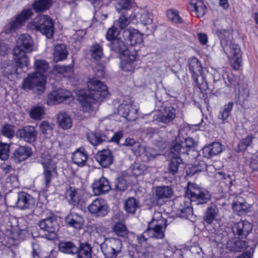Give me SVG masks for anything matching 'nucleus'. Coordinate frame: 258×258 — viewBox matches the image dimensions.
I'll list each match as a JSON object with an SVG mask.
<instances>
[{
    "instance_id": "obj_14",
    "label": "nucleus",
    "mask_w": 258,
    "mask_h": 258,
    "mask_svg": "<svg viewBox=\"0 0 258 258\" xmlns=\"http://www.w3.org/2000/svg\"><path fill=\"white\" fill-rule=\"evenodd\" d=\"M118 113L128 121H134L138 118V110L131 104L122 103L119 105Z\"/></svg>"
},
{
    "instance_id": "obj_28",
    "label": "nucleus",
    "mask_w": 258,
    "mask_h": 258,
    "mask_svg": "<svg viewBox=\"0 0 258 258\" xmlns=\"http://www.w3.org/2000/svg\"><path fill=\"white\" fill-rule=\"evenodd\" d=\"M32 154L31 149L25 146H20L15 151L13 158L16 162H20L30 157Z\"/></svg>"
},
{
    "instance_id": "obj_4",
    "label": "nucleus",
    "mask_w": 258,
    "mask_h": 258,
    "mask_svg": "<svg viewBox=\"0 0 258 258\" xmlns=\"http://www.w3.org/2000/svg\"><path fill=\"white\" fill-rule=\"evenodd\" d=\"M34 50L33 41L27 34H21L17 40V46L13 49L14 59L17 68L23 69L27 67L29 60L26 55Z\"/></svg>"
},
{
    "instance_id": "obj_22",
    "label": "nucleus",
    "mask_w": 258,
    "mask_h": 258,
    "mask_svg": "<svg viewBox=\"0 0 258 258\" xmlns=\"http://www.w3.org/2000/svg\"><path fill=\"white\" fill-rule=\"evenodd\" d=\"M137 56V52L134 49L132 54L126 53L124 54V57L121 61L122 69L126 72H132L134 70L136 65L135 61Z\"/></svg>"
},
{
    "instance_id": "obj_49",
    "label": "nucleus",
    "mask_w": 258,
    "mask_h": 258,
    "mask_svg": "<svg viewBox=\"0 0 258 258\" xmlns=\"http://www.w3.org/2000/svg\"><path fill=\"white\" fill-rule=\"evenodd\" d=\"M40 130L46 137L51 135L53 127L51 124L47 121H42L39 125Z\"/></svg>"
},
{
    "instance_id": "obj_9",
    "label": "nucleus",
    "mask_w": 258,
    "mask_h": 258,
    "mask_svg": "<svg viewBox=\"0 0 258 258\" xmlns=\"http://www.w3.org/2000/svg\"><path fill=\"white\" fill-rule=\"evenodd\" d=\"M38 225L41 230L47 232L45 235L46 239L53 240L56 238V231L58 229V225L54 215L40 220Z\"/></svg>"
},
{
    "instance_id": "obj_8",
    "label": "nucleus",
    "mask_w": 258,
    "mask_h": 258,
    "mask_svg": "<svg viewBox=\"0 0 258 258\" xmlns=\"http://www.w3.org/2000/svg\"><path fill=\"white\" fill-rule=\"evenodd\" d=\"M33 15L31 9H27L23 10L21 13L18 14L15 18L11 19L10 22L5 27L3 32L6 34H10L20 28Z\"/></svg>"
},
{
    "instance_id": "obj_50",
    "label": "nucleus",
    "mask_w": 258,
    "mask_h": 258,
    "mask_svg": "<svg viewBox=\"0 0 258 258\" xmlns=\"http://www.w3.org/2000/svg\"><path fill=\"white\" fill-rule=\"evenodd\" d=\"M189 251L195 258H204V252L199 244L195 243L189 247Z\"/></svg>"
},
{
    "instance_id": "obj_11",
    "label": "nucleus",
    "mask_w": 258,
    "mask_h": 258,
    "mask_svg": "<svg viewBox=\"0 0 258 258\" xmlns=\"http://www.w3.org/2000/svg\"><path fill=\"white\" fill-rule=\"evenodd\" d=\"M41 164L43 168V180L46 188L50 185L54 176L56 175V166L55 162L48 156L46 159H42Z\"/></svg>"
},
{
    "instance_id": "obj_60",
    "label": "nucleus",
    "mask_w": 258,
    "mask_h": 258,
    "mask_svg": "<svg viewBox=\"0 0 258 258\" xmlns=\"http://www.w3.org/2000/svg\"><path fill=\"white\" fill-rule=\"evenodd\" d=\"M78 247L73 242H66V253L77 254Z\"/></svg>"
},
{
    "instance_id": "obj_12",
    "label": "nucleus",
    "mask_w": 258,
    "mask_h": 258,
    "mask_svg": "<svg viewBox=\"0 0 258 258\" xmlns=\"http://www.w3.org/2000/svg\"><path fill=\"white\" fill-rule=\"evenodd\" d=\"M88 209L89 211L96 217L104 216L108 212L106 201L101 198H97L94 200L88 206Z\"/></svg>"
},
{
    "instance_id": "obj_2",
    "label": "nucleus",
    "mask_w": 258,
    "mask_h": 258,
    "mask_svg": "<svg viewBox=\"0 0 258 258\" xmlns=\"http://www.w3.org/2000/svg\"><path fill=\"white\" fill-rule=\"evenodd\" d=\"M34 68L36 72L29 74L24 79L23 89L25 90L36 89L43 92L45 88V77L43 74L48 68V64L43 59H36L34 61Z\"/></svg>"
},
{
    "instance_id": "obj_55",
    "label": "nucleus",
    "mask_w": 258,
    "mask_h": 258,
    "mask_svg": "<svg viewBox=\"0 0 258 258\" xmlns=\"http://www.w3.org/2000/svg\"><path fill=\"white\" fill-rule=\"evenodd\" d=\"M44 113V109L40 106L34 107L31 109L30 115L31 118L35 119H41V116Z\"/></svg>"
},
{
    "instance_id": "obj_58",
    "label": "nucleus",
    "mask_w": 258,
    "mask_h": 258,
    "mask_svg": "<svg viewBox=\"0 0 258 258\" xmlns=\"http://www.w3.org/2000/svg\"><path fill=\"white\" fill-rule=\"evenodd\" d=\"M147 169V166L144 164H135L132 168V173L136 176L143 174Z\"/></svg>"
},
{
    "instance_id": "obj_10",
    "label": "nucleus",
    "mask_w": 258,
    "mask_h": 258,
    "mask_svg": "<svg viewBox=\"0 0 258 258\" xmlns=\"http://www.w3.org/2000/svg\"><path fill=\"white\" fill-rule=\"evenodd\" d=\"M217 35L220 39L221 45L225 53L229 52L232 57H241V52L239 46L237 45H229L230 41L228 40L229 32L226 30H218Z\"/></svg>"
},
{
    "instance_id": "obj_21",
    "label": "nucleus",
    "mask_w": 258,
    "mask_h": 258,
    "mask_svg": "<svg viewBox=\"0 0 258 258\" xmlns=\"http://www.w3.org/2000/svg\"><path fill=\"white\" fill-rule=\"evenodd\" d=\"M34 199L30 195L22 192L18 195L17 206L21 210L30 208L34 204Z\"/></svg>"
},
{
    "instance_id": "obj_32",
    "label": "nucleus",
    "mask_w": 258,
    "mask_h": 258,
    "mask_svg": "<svg viewBox=\"0 0 258 258\" xmlns=\"http://www.w3.org/2000/svg\"><path fill=\"white\" fill-rule=\"evenodd\" d=\"M72 159L78 166H84L87 159V153L84 150L78 149L72 154Z\"/></svg>"
},
{
    "instance_id": "obj_48",
    "label": "nucleus",
    "mask_w": 258,
    "mask_h": 258,
    "mask_svg": "<svg viewBox=\"0 0 258 258\" xmlns=\"http://www.w3.org/2000/svg\"><path fill=\"white\" fill-rule=\"evenodd\" d=\"M114 232L119 236L125 237L127 235L126 226L121 222H117L113 227Z\"/></svg>"
},
{
    "instance_id": "obj_42",
    "label": "nucleus",
    "mask_w": 258,
    "mask_h": 258,
    "mask_svg": "<svg viewBox=\"0 0 258 258\" xmlns=\"http://www.w3.org/2000/svg\"><path fill=\"white\" fill-rule=\"evenodd\" d=\"M90 52L91 57L94 60H100L103 56L102 47L98 43H95L91 46Z\"/></svg>"
},
{
    "instance_id": "obj_54",
    "label": "nucleus",
    "mask_w": 258,
    "mask_h": 258,
    "mask_svg": "<svg viewBox=\"0 0 258 258\" xmlns=\"http://www.w3.org/2000/svg\"><path fill=\"white\" fill-rule=\"evenodd\" d=\"M179 216L182 218L188 219L194 222L196 220V216L194 214L192 208H186V210L183 213H179Z\"/></svg>"
},
{
    "instance_id": "obj_53",
    "label": "nucleus",
    "mask_w": 258,
    "mask_h": 258,
    "mask_svg": "<svg viewBox=\"0 0 258 258\" xmlns=\"http://www.w3.org/2000/svg\"><path fill=\"white\" fill-rule=\"evenodd\" d=\"M127 187V181L123 176L117 178L115 181V189L118 191H124Z\"/></svg>"
},
{
    "instance_id": "obj_35",
    "label": "nucleus",
    "mask_w": 258,
    "mask_h": 258,
    "mask_svg": "<svg viewBox=\"0 0 258 258\" xmlns=\"http://www.w3.org/2000/svg\"><path fill=\"white\" fill-rule=\"evenodd\" d=\"M182 163V160L180 157L170 156L167 168L168 173L175 175L178 172L179 166Z\"/></svg>"
},
{
    "instance_id": "obj_64",
    "label": "nucleus",
    "mask_w": 258,
    "mask_h": 258,
    "mask_svg": "<svg viewBox=\"0 0 258 258\" xmlns=\"http://www.w3.org/2000/svg\"><path fill=\"white\" fill-rule=\"evenodd\" d=\"M7 182L15 187L18 186V178L15 174H11L7 179Z\"/></svg>"
},
{
    "instance_id": "obj_62",
    "label": "nucleus",
    "mask_w": 258,
    "mask_h": 258,
    "mask_svg": "<svg viewBox=\"0 0 258 258\" xmlns=\"http://www.w3.org/2000/svg\"><path fill=\"white\" fill-rule=\"evenodd\" d=\"M194 173H196L198 172H201L207 169V165L203 161L197 163H195L192 165Z\"/></svg>"
},
{
    "instance_id": "obj_18",
    "label": "nucleus",
    "mask_w": 258,
    "mask_h": 258,
    "mask_svg": "<svg viewBox=\"0 0 258 258\" xmlns=\"http://www.w3.org/2000/svg\"><path fill=\"white\" fill-rule=\"evenodd\" d=\"M92 188L95 195H99L108 192L111 189V186L108 180L102 176L92 184Z\"/></svg>"
},
{
    "instance_id": "obj_7",
    "label": "nucleus",
    "mask_w": 258,
    "mask_h": 258,
    "mask_svg": "<svg viewBox=\"0 0 258 258\" xmlns=\"http://www.w3.org/2000/svg\"><path fill=\"white\" fill-rule=\"evenodd\" d=\"M100 247L105 258H116L121 253L122 242L117 238H106L101 244Z\"/></svg>"
},
{
    "instance_id": "obj_1",
    "label": "nucleus",
    "mask_w": 258,
    "mask_h": 258,
    "mask_svg": "<svg viewBox=\"0 0 258 258\" xmlns=\"http://www.w3.org/2000/svg\"><path fill=\"white\" fill-rule=\"evenodd\" d=\"M88 93L78 97L84 111L92 110V104L95 102H101L108 95L107 86L100 81L90 79L87 83Z\"/></svg>"
},
{
    "instance_id": "obj_46",
    "label": "nucleus",
    "mask_w": 258,
    "mask_h": 258,
    "mask_svg": "<svg viewBox=\"0 0 258 258\" xmlns=\"http://www.w3.org/2000/svg\"><path fill=\"white\" fill-rule=\"evenodd\" d=\"M233 107V103L230 102L225 104L220 110L218 118L223 120L227 119L229 116Z\"/></svg>"
},
{
    "instance_id": "obj_15",
    "label": "nucleus",
    "mask_w": 258,
    "mask_h": 258,
    "mask_svg": "<svg viewBox=\"0 0 258 258\" xmlns=\"http://www.w3.org/2000/svg\"><path fill=\"white\" fill-rule=\"evenodd\" d=\"M176 109L172 106H167L156 116L154 119L164 124H169L176 117Z\"/></svg>"
},
{
    "instance_id": "obj_38",
    "label": "nucleus",
    "mask_w": 258,
    "mask_h": 258,
    "mask_svg": "<svg viewBox=\"0 0 258 258\" xmlns=\"http://www.w3.org/2000/svg\"><path fill=\"white\" fill-rule=\"evenodd\" d=\"M192 78L195 82L197 87L201 91H205L209 89L206 77L203 72L201 74L193 75Z\"/></svg>"
},
{
    "instance_id": "obj_63",
    "label": "nucleus",
    "mask_w": 258,
    "mask_h": 258,
    "mask_svg": "<svg viewBox=\"0 0 258 258\" xmlns=\"http://www.w3.org/2000/svg\"><path fill=\"white\" fill-rule=\"evenodd\" d=\"M131 0H119L116 8L120 11L121 9H128L131 6Z\"/></svg>"
},
{
    "instance_id": "obj_34",
    "label": "nucleus",
    "mask_w": 258,
    "mask_h": 258,
    "mask_svg": "<svg viewBox=\"0 0 258 258\" xmlns=\"http://www.w3.org/2000/svg\"><path fill=\"white\" fill-rule=\"evenodd\" d=\"M188 68L191 74V77L193 75H200L203 72L201 62L196 57H192L189 59Z\"/></svg>"
},
{
    "instance_id": "obj_59",
    "label": "nucleus",
    "mask_w": 258,
    "mask_h": 258,
    "mask_svg": "<svg viewBox=\"0 0 258 258\" xmlns=\"http://www.w3.org/2000/svg\"><path fill=\"white\" fill-rule=\"evenodd\" d=\"M118 34L119 31L117 29L112 26L107 30L106 34V38L107 40L112 42L114 39H118L117 36Z\"/></svg>"
},
{
    "instance_id": "obj_37",
    "label": "nucleus",
    "mask_w": 258,
    "mask_h": 258,
    "mask_svg": "<svg viewBox=\"0 0 258 258\" xmlns=\"http://www.w3.org/2000/svg\"><path fill=\"white\" fill-rule=\"evenodd\" d=\"M187 154V148L183 146L182 142H175L170 149V156L180 157V155Z\"/></svg>"
},
{
    "instance_id": "obj_39",
    "label": "nucleus",
    "mask_w": 258,
    "mask_h": 258,
    "mask_svg": "<svg viewBox=\"0 0 258 258\" xmlns=\"http://www.w3.org/2000/svg\"><path fill=\"white\" fill-rule=\"evenodd\" d=\"M136 19L144 25H150L152 22V16L146 10H141L135 15Z\"/></svg>"
},
{
    "instance_id": "obj_36",
    "label": "nucleus",
    "mask_w": 258,
    "mask_h": 258,
    "mask_svg": "<svg viewBox=\"0 0 258 258\" xmlns=\"http://www.w3.org/2000/svg\"><path fill=\"white\" fill-rule=\"evenodd\" d=\"M52 3V0H36L32 4V8L36 12H43L50 8Z\"/></svg>"
},
{
    "instance_id": "obj_43",
    "label": "nucleus",
    "mask_w": 258,
    "mask_h": 258,
    "mask_svg": "<svg viewBox=\"0 0 258 258\" xmlns=\"http://www.w3.org/2000/svg\"><path fill=\"white\" fill-rule=\"evenodd\" d=\"M66 198L67 199L69 203L74 206L79 204L80 199L79 198L78 194L75 189L67 190L66 192Z\"/></svg>"
},
{
    "instance_id": "obj_30",
    "label": "nucleus",
    "mask_w": 258,
    "mask_h": 258,
    "mask_svg": "<svg viewBox=\"0 0 258 258\" xmlns=\"http://www.w3.org/2000/svg\"><path fill=\"white\" fill-rule=\"evenodd\" d=\"M213 80H214V87L216 88H220V86L218 85V82H220L222 83L223 81L224 82L225 84L227 86H236L237 85V82L236 81H234L231 79H230L229 76L228 75V78L229 80V83H227L226 82L224 81L223 79V76L220 73V72L217 70H214L212 73Z\"/></svg>"
},
{
    "instance_id": "obj_44",
    "label": "nucleus",
    "mask_w": 258,
    "mask_h": 258,
    "mask_svg": "<svg viewBox=\"0 0 258 258\" xmlns=\"http://www.w3.org/2000/svg\"><path fill=\"white\" fill-rule=\"evenodd\" d=\"M143 152L141 154L142 157L145 156V161H149L154 159L157 156L159 155V153L156 150L150 147H144L143 148Z\"/></svg>"
},
{
    "instance_id": "obj_23",
    "label": "nucleus",
    "mask_w": 258,
    "mask_h": 258,
    "mask_svg": "<svg viewBox=\"0 0 258 258\" xmlns=\"http://www.w3.org/2000/svg\"><path fill=\"white\" fill-rule=\"evenodd\" d=\"M251 230V224L246 221H240L233 227V232L242 238H245Z\"/></svg>"
},
{
    "instance_id": "obj_40",
    "label": "nucleus",
    "mask_w": 258,
    "mask_h": 258,
    "mask_svg": "<svg viewBox=\"0 0 258 258\" xmlns=\"http://www.w3.org/2000/svg\"><path fill=\"white\" fill-rule=\"evenodd\" d=\"M123 145L131 147L133 152L136 155H139L141 152V146L140 143L133 138H126Z\"/></svg>"
},
{
    "instance_id": "obj_51",
    "label": "nucleus",
    "mask_w": 258,
    "mask_h": 258,
    "mask_svg": "<svg viewBox=\"0 0 258 258\" xmlns=\"http://www.w3.org/2000/svg\"><path fill=\"white\" fill-rule=\"evenodd\" d=\"M253 136L248 135L245 138L242 139L238 143V147L240 151H244L250 146L252 142Z\"/></svg>"
},
{
    "instance_id": "obj_19",
    "label": "nucleus",
    "mask_w": 258,
    "mask_h": 258,
    "mask_svg": "<svg viewBox=\"0 0 258 258\" xmlns=\"http://www.w3.org/2000/svg\"><path fill=\"white\" fill-rule=\"evenodd\" d=\"M111 49L112 50L120 54L129 53L132 51V47H128L127 39L121 38L114 39L111 42Z\"/></svg>"
},
{
    "instance_id": "obj_33",
    "label": "nucleus",
    "mask_w": 258,
    "mask_h": 258,
    "mask_svg": "<svg viewBox=\"0 0 258 258\" xmlns=\"http://www.w3.org/2000/svg\"><path fill=\"white\" fill-rule=\"evenodd\" d=\"M173 194L172 188L169 186H158L155 189V198L158 200L170 198Z\"/></svg>"
},
{
    "instance_id": "obj_52",
    "label": "nucleus",
    "mask_w": 258,
    "mask_h": 258,
    "mask_svg": "<svg viewBox=\"0 0 258 258\" xmlns=\"http://www.w3.org/2000/svg\"><path fill=\"white\" fill-rule=\"evenodd\" d=\"M167 16L172 22L175 23H182V20L180 17L178 12L173 10H169L167 11Z\"/></svg>"
},
{
    "instance_id": "obj_20",
    "label": "nucleus",
    "mask_w": 258,
    "mask_h": 258,
    "mask_svg": "<svg viewBox=\"0 0 258 258\" xmlns=\"http://www.w3.org/2000/svg\"><path fill=\"white\" fill-rule=\"evenodd\" d=\"M67 224L76 229H80L82 228L84 221L82 216L71 210L70 214L66 217Z\"/></svg>"
},
{
    "instance_id": "obj_47",
    "label": "nucleus",
    "mask_w": 258,
    "mask_h": 258,
    "mask_svg": "<svg viewBox=\"0 0 258 258\" xmlns=\"http://www.w3.org/2000/svg\"><path fill=\"white\" fill-rule=\"evenodd\" d=\"M138 203L134 198H130L124 204V209L129 213H134L138 208Z\"/></svg>"
},
{
    "instance_id": "obj_27",
    "label": "nucleus",
    "mask_w": 258,
    "mask_h": 258,
    "mask_svg": "<svg viewBox=\"0 0 258 258\" xmlns=\"http://www.w3.org/2000/svg\"><path fill=\"white\" fill-rule=\"evenodd\" d=\"M64 100V92L62 89L53 91L50 93L47 99V104L49 105H56Z\"/></svg>"
},
{
    "instance_id": "obj_31",
    "label": "nucleus",
    "mask_w": 258,
    "mask_h": 258,
    "mask_svg": "<svg viewBox=\"0 0 258 258\" xmlns=\"http://www.w3.org/2000/svg\"><path fill=\"white\" fill-rule=\"evenodd\" d=\"M92 252V247L89 243H80L78 247L77 258H91Z\"/></svg>"
},
{
    "instance_id": "obj_6",
    "label": "nucleus",
    "mask_w": 258,
    "mask_h": 258,
    "mask_svg": "<svg viewBox=\"0 0 258 258\" xmlns=\"http://www.w3.org/2000/svg\"><path fill=\"white\" fill-rule=\"evenodd\" d=\"M167 225L166 219L162 217L161 214L159 212L155 213L152 220L148 223L147 234L149 237L162 239L164 237Z\"/></svg>"
},
{
    "instance_id": "obj_61",
    "label": "nucleus",
    "mask_w": 258,
    "mask_h": 258,
    "mask_svg": "<svg viewBox=\"0 0 258 258\" xmlns=\"http://www.w3.org/2000/svg\"><path fill=\"white\" fill-rule=\"evenodd\" d=\"M130 23L128 19L124 15H121L116 22V25L121 29L125 28Z\"/></svg>"
},
{
    "instance_id": "obj_16",
    "label": "nucleus",
    "mask_w": 258,
    "mask_h": 258,
    "mask_svg": "<svg viewBox=\"0 0 258 258\" xmlns=\"http://www.w3.org/2000/svg\"><path fill=\"white\" fill-rule=\"evenodd\" d=\"M123 38L127 39L132 46L141 45L143 42V34L137 29H127L123 31L122 34Z\"/></svg>"
},
{
    "instance_id": "obj_29",
    "label": "nucleus",
    "mask_w": 258,
    "mask_h": 258,
    "mask_svg": "<svg viewBox=\"0 0 258 258\" xmlns=\"http://www.w3.org/2000/svg\"><path fill=\"white\" fill-rule=\"evenodd\" d=\"M219 209L216 205L209 206L205 211L204 221L208 225L211 224L218 216Z\"/></svg>"
},
{
    "instance_id": "obj_17",
    "label": "nucleus",
    "mask_w": 258,
    "mask_h": 258,
    "mask_svg": "<svg viewBox=\"0 0 258 258\" xmlns=\"http://www.w3.org/2000/svg\"><path fill=\"white\" fill-rule=\"evenodd\" d=\"M96 161L103 168H107L113 161V156L109 149L99 151L95 156Z\"/></svg>"
},
{
    "instance_id": "obj_57",
    "label": "nucleus",
    "mask_w": 258,
    "mask_h": 258,
    "mask_svg": "<svg viewBox=\"0 0 258 258\" xmlns=\"http://www.w3.org/2000/svg\"><path fill=\"white\" fill-rule=\"evenodd\" d=\"M10 146L8 144L0 143V159L5 160L9 157Z\"/></svg>"
},
{
    "instance_id": "obj_5",
    "label": "nucleus",
    "mask_w": 258,
    "mask_h": 258,
    "mask_svg": "<svg viewBox=\"0 0 258 258\" xmlns=\"http://www.w3.org/2000/svg\"><path fill=\"white\" fill-rule=\"evenodd\" d=\"M30 30L40 32L47 38L52 37L54 33V24L48 16L39 15L31 20L27 25Z\"/></svg>"
},
{
    "instance_id": "obj_56",
    "label": "nucleus",
    "mask_w": 258,
    "mask_h": 258,
    "mask_svg": "<svg viewBox=\"0 0 258 258\" xmlns=\"http://www.w3.org/2000/svg\"><path fill=\"white\" fill-rule=\"evenodd\" d=\"M2 133L5 137L12 139L15 135L14 126L10 124L4 125L2 127Z\"/></svg>"
},
{
    "instance_id": "obj_26",
    "label": "nucleus",
    "mask_w": 258,
    "mask_h": 258,
    "mask_svg": "<svg viewBox=\"0 0 258 258\" xmlns=\"http://www.w3.org/2000/svg\"><path fill=\"white\" fill-rule=\"evenodd\" d=\"M187 8L189 11H195L199 18L205 15L207 10L204 3L202 0H191Z\"/></svg>"
},
{
    "instance_id": "obj_41",
    "label": "nucleus",
    "mask_w": 258,
    "mask_h": 258,
    "mask_svg": "<svg viewBox=\"0 0 258 258\" xmlns=\"http://www.w3.org/2000/svg\"><path fill=\"white\" fill-rule=\"evenodd\" d=\"M53 61L57 62L64 59V44H56L53 53Z\"/></svg>"
},
{
    "instance_id": "obj_24",
    "label": "nucleus",
    "mask_w": 258,
    "mask_h": 258,
    "mask_svg": "<svg viewBox=\"0 0 258 258\" xmlns=\"http://www.w3.org/2000/svg\"><path fill=\"white\" fill-rule=\"evenodd\" d=\"M87 138L88 141L94 146L109 141V138L107 135L99 131L87 134Z\"/></svg>"
},
{
    "instance_id": "obj_3",
    "label": "nucleus",
    "mask_w": 258,
    "mask_h": 258,
    "mask_svg": "<svg viewBox=\"0 0 258 258\" xmlns=\"http://www.w3.org/2000/svg\"><path fill=\"white\" fill-rule=\"evenodd\" d=\"M211 199L210 193L202 189L195 184H189L184 199L181 200L177 209L179 213H183L186 207H192L191 205H199L207 203Z\"/></svg>"
},
{
    "instance_id": "obj_25",
    "label": "nucleus",
    "mask_w": 258,
    "mask_h": 258,
    "mask_svg": "<svg viewBox=\"0 0 258 258\" xmlns=\"http://www.w3.org/2000/svg\"><path fill=\"white\" fill-rule=\"evenodd\" d=\"M222 151V145L219 142H213L205 146L202 149L203 156L207 158H210L216 156L220 154Z\"/></svg>"
},
{
    "instance_id": "obj_13",
    "label": "nucleus",
    "mask_w": 258,
    "mask_h": 258,
    "mask_svg": "<svg viewBox=\"0 0 258 258\" xmlns=\"http://www.w3.org/2000/svg\"><path fill=\"white\" fill-rule=\"evenodd\" d=\"M37 136L36 130L33 126L26 125L19 129L16 133V137L20 140L28 143L35 141Z\"/></svg>"
},
{
    "instance_id": "obj_45",
    "label": "nucleus",
    "mask_w": 258,
    "mask_h": 258,
    "mask_svg": "<svg viewBox=\"0 0 258 258\" xmlns=\"http://www.w3.org/2000/svg\"><path fill=\"white\" fill-rule=\"evenodd\" d=\"M227 248L230 251H240L242 248L241 242L235 238L229 239L227 242Z\"/></svg>"
}]
</instances>
